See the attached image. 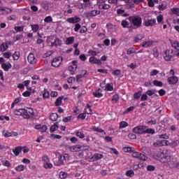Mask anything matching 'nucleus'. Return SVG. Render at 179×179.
I'll list each match as a JSON object with an SVG mask.
<instances>
[{
    "label": "nucleus",
    "instance_id": "nucleus-1",
    "mask_svg": "<svg viewBox=\"0 0 179 179\" xmlns=\"http://www.w3.org/2000/svg\"><path fill=\"white\" fill-rule=\"evenodd\" d=\"M128 20L131 23V29H135L142 27V17L139 15H132L129 17Z\"/></svg>",
    "mask_w": 179,
    "mask_h": 179
},
{
    "label": "nucleus",
    "instance_id": "nucleus-2",
    "mask_svg": "<svg viewBox=\"0 0 179 179\" xmlns=\"http://www.w3.org/2000/svg\"><path fill=\"white\" fill-rule=\"evenodd\" d=\"M155 159L161 163H168L170 160V156H169V154L164 153V152H158L155 155Z\"/></svg>",
    "mask_w": 179,
    "mask_h": 179
},
{
    "label": "nucleus",
    "instance_id": "nucleus-3",
    "mask_svg": "<svg viewBox=\"0 0 179 179\" xmlns=\"http://www.w3.org/2000/svg\"><path fill=\"white\" fill-rule=\"evenodd\" d=\"M147 127L143 125H139L135 127L132 129L133 134H136L137 135H145V129H146Z\"/></svg>",
    "mask_w": 179,
    "mask_h": 179
},
{
    "label": "nucleus",
    "instance_id": "nucleus-4",
    "mask_svg": "<svg viewBox=\"0 0 179 179\" xmlns=\"http://www.w3.org/2000/svg\"><path fill=\"white\" fill-rule=\"evenodd\" d=\"M132 157L138 159V160H142L143 162H146V160H148V157H146V155L135 151L132 153Z\"/></svg>",
    "mask_w": 179,
    "mask_h": 179
},
{
    "label": "nucleus",
    "instance_id": "nucleus-5",
    "mask_svg": "<svg viewBox=\"0 0 179 179\" xmlns=\"http://www.w3.org/2000/svg\"><path fill=\"white\" fill-rule=\"evenodd\" d=\"M164 54V58L165 61H171V59L174 57V50H173V49L166 50Z\"/></svg>",
    "mask_w": 179,
    "mask_h": 179
},
{
    "label": "nucleus",
    "instance_id": "nucleus-6",
    "mask_svg": "<svg viewBox=\"0 0 179 179\" xmlns=\"http://www.w3.org/2000/svg\"><path fill=\"white\" fill-rule=\"evenodd\" d=\"M62 57H55L52 61V66H53V68H59L62 64Z\"/></svg>",
    "mask_w": 179,
    "mask_h": 179
},
{
    "label": "nucleus",
    "instance_id": "nucleus-7",
    "mask_svg": "<svg viewBox=\"0 0 179 179\" xmlns=\"http://www.w3.org/2000/svg\"><path fill=\"white\" fill-rule=\"evenodd\" d=\"M71 149L73 152H80V150H87V146H84V145L77 144L71 147Z\"/></svg>",
    "mask_w": 179,
    "mask_h": 179
},
{
    "label": "nucleus",
    "instance_id": "nucleus-8",
    "mask_svg": "<svg viewBox=\"0 0 179 179\" xmlns=\"http://www.w3.org/2000/svg\"><path fill=\"white\" fill-rule=\"evenodd\" d=\"M168 143L169 141L167 140L157 141L153 143L152 146H154V148H162V146H166Z\"/></svg>",
    "mask_w": 179,
    "mask_h": 179
},
{
    "label": "nucleus",
    "instance_id": "nucleus-9",
    "mask_svg": "<svg viewBox=\"0 0 179 179\" xmlns=\"http://www.w3.org/2000/svg\"><path fill=\"white\" fill-rule=\"evenodd\" d=\"M144 24L146 27L149 26L152 27L154 24H156V18H147L144 20Z\"/></svg>",
    "mask_w": 179,
    "mask_h": 179
},
{
    "label": "nucleus",
    "instance_id": "nucleus-10",
    "mask_svg": "<svg viewBox=\"0 0 179 179\" xmlns=\"http://www.w3.org/2000/svg\"><path fill=\"white\" fill-rule=\"evenodd\" d=\"M89 62L90 64H96L98 66H100L102 64L101 60L100 59H97V57L94 56H92L90 57Z\"/></svg>",
    "mask_w": 179,
    "mask_h": 179
},
{
    "label": "nucleus",
    "instance_id": "nucleus-11",
    "mask_svg": "<svg viewBox=\"0 0 179 179\" xmlns=\"http://www.w3.org/2000/svg\"><path fill=\"white\" fill-rule=\"evenodd\" d=\"M101 12L99 10H92L86 13V16L87 18L89 17H94L97 16V15H100Z\"/></svg>",
    "mask_w": 179,
    "mask_h": 179
},
{
    "label": "nucleus",
    "instance_id": "nucleus-12",
    "mask_svg": "<svg viewBox=\"0 0 179 179\" xmlns=\"http://www.w3.org/2000/svg\"><path fill=\"white\" fill-rule=\"evenodd\" d=\"M81 19L80 17H78V16H75V17H69V18H67L66 20V22L68 23H71V24H76L79 23V22H80Z\"/></svg>",
    "mask_w": 179,
    "mask_h": 179
},
{
    "label": "nucleus",
    "instance_id": "nucleus-13",
    "mask_svg": "<svg viewBox=\"0 0 179 179\" xmlns=\"http://www.w3.org/2000/svg\"><path fill=\"white\" fill-rule=\"evenodd\" d=\"M28 62L31 65H36L37 64V59L34 57V54L29 53L27 57Z\"/></svg>",
    "mask_w": 179,
    "mask_h": 179
},
{
    "label": "nucleus",
    "instance_id": "nucleus-14",
    "mask_svg": "<svg viewBox=\"0 0 179 179\" xmlns=\"http://www.w3.org/2000/svg\"><path fill=\"white\" fill-rule=\"evenodd\" d=\"M101 92H103V90L99 88L93 92L92 94L94 96V97H96V99H101V97H103V93H101Z\"/></svg>",
    "mask_w": 179,
    "mask_h": 179
},
{
    "label": "nucleus",
    "instance_id": "nucleus-15",
    "mask_svg": "<svg viewBox=\"0 0 179 179\" xmlns=\"http://www.w3.org/2000/svg\"><path fill=\"white\" fill-rule=\"evenodd\" d=\"M134 43H139V41H142L143 38H145V35L142 34H137L133 37Z\"/></svg>",
    "mask_w": 179,
    "mask_h": 179
},
{
    "label": "nucleus",
    "instance_id": "nucleus-16",
    "mask_svg": "<svg viewBox=\"0 0 179 179\" xmlns=\"http://www.w3.org/2000/svg\"><path fill=\"white\" fill-rule=\"evenodd\" d=\"M167 82L169 85H176L178 82V78L176 76L169 77Z\"/></svg>",
    "mask_w": 179,
    "mask_h": 179
},
{
    "label": "nucleus",
    "instance_id": "nucleus-17",
    "mask_svg": "<svg viewBox=\"0 0 179 179\" xmlns=\"http://www.w3.org/2000/svg\"><path fill=\"white\" fill-rule=\"evenodd\" d=\"M1 68H3L6 72H8L9 69H12V64L9 62L7 63H2Z\"/></svg>",
    "mask_w": 179,
    "mask_h": 179
},
{
    "label": "nucleus",
    "instance_id": "nucleus-18",
    "mask_svg": "<svg viewBox=\"0 0 179 179\" xmlns=\"http://www.w3.org/2000/svg\"><path fill=\"white\" fill-rule=\"evenodd\" d=\"M59 122H57L53 125H52L50 128V134H52V132H55V131H57L58 128H59Z\"/></svg>",
    "mask_w": 179,
    "mask_h": 179
},
{
    "label": "nucleus",
    "instance_id": "nucleus-19",
    "mask_svg": "<svg viewBox=\"0 0 179 179\" xmlns=\"http://www.w3.org/2000/svg\"><path fill=\"white\" fill-rule=\"evenodd\" d=\"M121 26L123 29H131V22L127 21V20H123L121 22Z\"/></svg>",
    "mask_w": 179,
    "mask_h": 179
},
{
    "label": "nucleus",
    "instance_id": "nucleus-20",
    "mask_svg": "<svg viewBox=\"0 0 179 179\" xmlns=\"http://www.w3.org/2000/svg\"><path fill=\"white\" fill-rule=\"evenodd\" d=\"M98 8L99 9L101 10H107V9H110V8H111V6L110 4H106L105 3H101L99 4H98Z\"/></svg>",
    "mask_w": 179,
    "mask_h": 179
},
{
    "label": "nucleus",
    "instance_id": "nucleus-21",
    "mask_svg": "<svg viewBox=\"0 0 179 179\" xmlns=\"http://www.w3.org/2000/svg\"><path fill=\"white\" fill-rule=\"evenodd\" d=\"M122 150H123V152H125V153H133L135 152V148L123 147Z\"/></svg>",
    "mask_w": 179,
    "mask_h": 179
},
{
    "label": "nucleus",
    "instance_id": "nucleus-22",
    "mask_svg": "<svg viewBox=\"0 0 179 179\" xmlns=\"http://www.w3.org/2000/svg\"><path fill=\"white\" fill-rule=\"evenodd\" d=\"M8 48H9V45H8V42L3 43L0 45V51H1V52H5V51H6V50H8Z\"/></svg>",
    "mask_w": 179,
    "mask_h": 179
},
{
    "label": "nucleus",
    "instance_id": "nucleus-23",
    "mask_svg": "<svg viewBox=\"0 0 179 179\" xmlns=\"http://www.w3.org/2000/svg\"><path fill=\"white\" fill-rule=\"evenodd\" d=\"M104 90L105 92H113L114 90V85L113 83H107Z\"/></svg>",
    "mask_w": 179,
    "mask_h": 179
},
{
    "label": "nucleus",
    "instance_id": "nucleus-24",
    "mask_svg": "<svg viewBox=\"0 0 179 179\" xmlns=\"http://www.w3.org/2000/svg\"><path fill=\"white\" fill-rule=\"evenodd\" d=\"M170 43L171 44V46L173 47V48H175V50H177V51H179V42L178 41L170 40Z\"/></svg>",
    "mask_w": 179,
    "mask_h": 179
},
{
    "label": "nucleus",
    "instance_id": "nucleus-25",
    "mask_svg": "<svg viewBox=\"0 0 179 179\" xmlns=\"http://www.w3.org/2000/svg\"><path fill=\"white\" fill-rule=\"evenodd\" d=\"M22 117L24 120H30V115L29 114V110H27V109H22Z\"/></svg>",
    "mask_w": 179,
    "mask_h": 179
},
{
    "label": "nucleus",
    "instance_id": "nucleus-26",
    "mask_svg": "<svg viewBox=\"0 0 179 179\" xmlns=\"http://www.w3.org/2000/svg\"><path fill=\"white\" fill-rule=\"evenodd\" d=\"M153 45V42L152 41H143L142 43V47L143 48H148L149 47H152Z\"/></svg>",
    "mask_w": 179,
    "mask_h": 179
},
{
    "label": "nucleus",
    "instance_id": "nucleus-27",
    "mask_svg": "<svg viewBox=\"0 0 179 179\" xmlns=\"http://www.w3.org/2000/svg\"><path fill=\"white\" fill-rule=\"evenodd\" d=\"M25 169H26V166L23 164H20L15 167V171H18V173L24 171Z\"/></svg>",
    "mask_w": 179,
    "mask_h": 179
},
{
    "label": "nucleus",
    "instance_id": "nucleus-28",
    "mask_svg": "<svg viewBox=\"0 0 179 179\" xmlns=\"http://www.w3.org/2000/svg\"><path fill=\"white\" fill-rule=\"evenodd\" d=\"M63 99H64V96H59L57 99H56V101H55V106H56V107H59V106H61V104H62V100H63Z\"/></svg>",
    "mask_w": 179,
    "mask_h": 179
},
{
    "label": "nucleus",
    "instance_id": "nucleus-29",
    "mask_svg": "<svg viewBox=\"0 0 179 179\" xmlns=\"http://www.w3.org/2000/svg\"><path fill=\"white\" fill-rule=\"evenodd\" d=\"M13 152L15 156H19V155H20V153L22 152V147H15V148L13 150Z\"/></svg>",
    "mask_w": 179,
    "mask_h": 179
},
{
    "label": "nucleus",
    "instance_id": "nucleus-30",
    "mask_svg": "<svg viewBox=\"0 0 179 179\" xmlns=\"http://www.w3.org/2000/svg\"><path fill=\"white\" fill-rule=\"evenodd\" d=\"M157 92V90L154 89V90H148L145 93L147 96H150V97H152V96H153L154 94H156Z\"/></svg>",
    "mask_w": 179,
    "mask_h": 179
},
{
    "label": "nucleus",
    "instance_id": "nucleus-31",
    "mask_svg": "<svg viewBox=\"0 0 179 179\" xmlns=\"http://www.w3.org/2000/svg\"><path fill=\"white\" fill-rule=\"evenodd\" d=\"M145 134H150V135H155V134H156V131L155 130V129H150V128L145 129L144 135H145Z\"/></svg>",
    "mask_w": 179,
    "mask_h": 179
},
{
    "label": "nucleus",
    "instance_id": "nucleus-32",
    "mask_svg": "<svg viewBox=\"0 0 179 179\" xmlns=\"http://www.w3.org/2000/svg\"><path fill=\"white\" fill-rule=\"evenodd\" d=\"M74 41H75V37L71 36L67 38V39L66 40V45H69L71 44H73Z\"/></svg>",
    "mask_w": 179,
    "mask_h": 179
},
{
    "label": "nucleus",
    "instance_id": "nucleus-33",
    "mask_svg": "<svg viewBox=\"0 0 179 179\" xmlns=\"http://www.w3.org/2000/svg\"><path fill=\"white\" fill-rule=\"evenodd\" d=\"M65 164V162L62 159V157L59 156V159L56 162H55V166H63Z\"/></svg>",
    "mask_w": 179,
    "mask_h": 179
},
{
    "label": "nucleus",
    "instance_id": "nucleus-34",
    "mask_svg": "<svg viewBox=\"0 0 179 179\" xmlns=\"http://www.w3.org/2000/svg\"><path fill=\"white\" fill-rule=\"evenodd\" d=\"M43 99H50V91L47 89H44L43 91Z\"/></svg>",
    "mask_w": 179,
    "mask_h": 179
},
{
    "label": "nucleus",
    "instance_id": "nucleus-35",
    "mask_svg": "<svg viewBox=\"0 0 179 179\" xmlns=\"http://www.w3.org/2000/svg\"><path fill=\"white\" fill-rule=\"evenodd\" d=\"M59 117V115H58L57 113H51L50 115V120L51 121H57V120H58V117Z\"/></svg>",
    "mask_w": 179,
    "mask_h": 179
},
{
    "label": "nucleus",
    "instance_id": "nucleus-36",
    "mask_svg": "<svg viewBox=\"0 0 179 179\" xmlns=\"http://www.w3.org/2000/svg\"><path fill=\"white\" fill-rule=\"evenodd\" d=\"M13 58L14 61H17V59H19L20 58V52L15 51L13 54Z\"/></svg>",
    "mask_w": 179,
    "mask_h": 179
},
{
    "label": "nucleus",
    "instance_id": "nucleus-37",
    "mask_svg": "<svg viewBox=\"0 0 179 179\" xmlns=\"http://www.w3.org/2000/svg\"><path fill=\"white\" fill-rule=\"evenodd\" d=\"M94 159L96 162L99 160H101V159H103V157H104V155H103V154H100V153H95V154H94Z\"/></svg>",
    "mask_w": 179,
    "mask_h": 179
},
{
    "label": "nucleus",
    "instance_id": "nucleus-38",
    "mask_svg": "<svg viewBox=\"0 0 179 179\" xmlns=\"http://www.w3.org/2000/svg\"><path fill=\"white\" fill-rule=\"evenodd\" d=\"M120 100V96L117 94H115L113 96L111 101L112 103H118V101Z\"/></svg>",
    "mask_w": 179,
    "mask_h": 179
},
{
    "label": "nucleus",
    "instance_id": "nucleus-39",
    "mask_svg": "<svg viewBox=\"0 0 179 179\" xmlns=\"http://www.w3.org/2000/svg\"><path fill=\"white\" fill-rule=\"evenodd\" d=\"M153 85L155 86H157L158 87H163V82L155 80H153Z\"/></svg>",
    "mask_w": 179,
    "mask_h": 179
},
{
    "label": "nucleus",
    "instance_id": "nucleus-40",
    "mask_svg": "<svg viewBox=\"0 0 179 179\" xmlns=\"http://www.w3.org/2000/svg\"><path fill=\"white\" fill-rule=\"evenodd\" d=\"M31 30L34 31V33L37 32L38 29H40V26L37 24H31Z\"/></svg>",
    "mask_w": 179,
    "mask_h": 179
},
{
    "label": "nucleus",
    "instance_id": "nucleus-41",
    "mask_svg": "<svg viewBox=\"0 0 179 179\" xmlns=\"http://www.w3.org/2000/svg\"><path fill=\"white\" fill-rule=\"evenodd\" d=\"M92 131H94V132H99V134L104 132L103 129H100L96 126L92 127Z\"/></svg>",
    "mask_w": 179,
    "mask_h": 179
},
{
    "label": "nucleus",
    "instance_id": "nucleus-42",
    "mask_svg": "<svg viewBox=\"0 0 179 179\" xmlns=\"http://www.w3.org/2000/svg\"><path fill=\"white\" fill-rule=\"evenodd\" d=\"M126 176L127 177H134V176H135V172H134L133 170H128L127 172H126Z\"/></svg>",
    "mask_w": 179,
    "mask_h": 179
},
{
    "label": "nucleus",
    "instance_id": "nucleus-43",
    "mask_svg": "<svg viewBox=\"0 0 179 179\" xmlns=\"http://www.w3.org/2000/svg\"><path fill=\"white\" fill-rule=\"evenodd\" d=\"M60 157H62L64 162L69 160V155L66 153L63 154L62 155H60Z\"/></svg>",
    "mask_w": 179,
    "mask_h": 179
},
{
    "label": "nucleus",
    "instance_id": "nucleus-44",
    "mask_svg": "<svg viewBox=\"0 0 179 179\" xmlns=\"http://www.w3.org/2000/svg\"><path fill=\"white\" fill-rule=\"evenodd\" d=\"M59 178L61 179H65L68 177V173L64 171H61L59 174Z\"/></svg>",
    "mask_w": 179,
    "mask_h": 179
},
{
    "label": "nucleus",
    "instance_id": "nucleus-45",
    "mask_svg": "<svg viewBox=\"0 0 179 179\" xmlns=\"http://www.w3.org/2000/svg\"><path fill=\"white\" fill-rule=\"evenodd\" d=\"M136 50L134 48H130L127 50V55H131V54H135Z\"/></svg>",
    "mask_w": 179,
    "mask_h": 179
},
{
    "label": "nucleus",
    "instance_id": "nucleus-46",
    "mask_svg": "<svg viewBox=\"0 0 179 179\" xmlns=\"http://www.w3.org/2000/svg\"><path fill=\"white\" fill-rule=\"evenodd\" d=\"M15 115H21L23 117V108L17 109L15 110Z\"/></svg>",
    "mask_w": 179,
    "mask_h": 179
},
{
    "label": "nucleus",
    "instance_id": "nucleus-47",
    "mask_svg": "<svg viewBox=\"0 0 179 179\" xmlns=\"http://www.w3.org/2000/svg\"><path fill=\"white\" fill-rule=\"evenodd\" d=\"M171 12H172V13H173V15H176V16H179V8H171Z\"/></svg>",
    "mask_w": 179,
    "mask_h": 179
},
{
    "label": "nucleus",
    "instance_id": "nucleus-48",
    "mask_svg": "<svg viewBox=\"0 0 179 179\" xmlns=\"http://www.w3.org/2000/svg\"><path fill=\"white\" fill-rule=\"evenodd\" d=\"M86 112L83 113H80L78 116H77V120H85V118H86Z\"/></svg>",
    "mask_w": 179,
    "mask_h": 179
},
{
    "label": "nucleus",
    "instance_id": "nucleus-49",
    "mask_svg": "<svg viewBox=\"0 0 179 179\" xmlns=\"http://www.w3.org/2000/svg\"><path fill=\"white\" fill-rule=\"evenodd\" d=\"M113 75L115 76H121V70L120 69H115L113 71Z\"/></svg>",
    "mask_w": 179,
    "mask_h": 179
},
{
    "label": "nucleus",
    "instance_id": "nucleus-50",
    "mask_svg": "<svg viewBox=\"0 0 179 179\" xmlns=\"http://www.w3.org/2000/svg\"><path fill=\"white\" fill-rule=\"evenodd\" d=\"M127 127H128V122H127L125 121L120 122L119 128H120V129L122 128H127Z\"/></svg>",
    "mask_w": 179,
    "mask_h": 179
},
{
    "label": "nucleus",
    "instance_id": "nucleus-51",
    "mask_svg": "<svg viewBox=\"0 0 179 179\" xmlns=\"http://www.w3.org/2000/svg\"><path fill=\"white\" fill-rule=\"evenodd\" d=\"M142 96V92H138L134 94V99H136V100H138V99H141V96Z\"/></svg>",
    "mask_w": 179,
    "mask_h": 179
},
{
    "label": "nucleus",
    "instance_id": "nucleus-52",
    "mask_svg": "<svg viewBox=\"0 0 179 179\" xmlns=\"http://www.w3.org/2000/svg\"><path fill=\"white\" fill-rule=\"evenodd\" d=\"M157 120L156 119H151L147 122L148 125H156Z\"/></svg>",
    "mask_w": 179,
    "mask_h": 179
},
{
    "label": "nucleus",
    "instance_id": "nucleus-53",
    "mask_svg": "<svg viewBox=\"0 0 179 179\" xmlns=\"http://www.w3.org/2000/svg\"><path fill=\"white\" fill-rule=\"evenodd\" d=\"M76 136L80 138V139H83L85 138V134L82 133V131H77L76 132Z\"/></svg>",
    "mask_w": 179,
    "mask_h": 179
},
{
    "label": "nucleus",
    "instance_id": "nucleus-54",
    "mask_svg": "<svg viewBox=\"0 0 179 179\" xmlns=\"http://www.w3.org/2000/svg\"><path fill=\"white\" fill-rule=\"evenodd\" d=\"M51 22H52V17H51V15L47 16L44 19V22L45 23H51Z\"/></svg>",
    "mask_w": 179,
    "mask_h": 179
},
{
    "label": "nucleus",
    "instance_id": "nucleus-55",
    "mask_svg": "<svg viewBox=\"0 0 179 179\" xmlns=\"http://www.w3.org/2000/svg\"><path fill=\"white\" fill-rule=\"evenodd\" d=\"M2 165L4 166L5 167H10V162L8 160H3L1 162Z\"/></svg>",
    "mask_w": 179,
    "mask_h": 179
},
{
    "label": "nucleus",
    "instance_id": "nucleus-56",
    "mask_svg": "<svg viewBox=\"0 0 179 179\" xmlns=\"http://www.w3.org/2000/svg\"><path fill=\"white\" fill-rule=\"evenodd\" d=\"M135 110V106H130L127 108V110L124 112V114H128L129 113H131V111H133Z\"/></svg>",
    "mask_w": 179,
    "mask_h": 179
},
{
    "label": "nucleus",
    "instance_id": "nucleus-57",
    "mask_svg": "<svg viewBox=\"0 0 179 179\" xmlns=\"http://www.w3.org/2000/svg\"><path fill=\"white\" fill-rule=\"evenodd\" d=\"M3 55L4 58L9 59V58H10V57H12V52H6L3 53Z\"/></svg>",
    "mask_w": 179,
    "mask_h": 179
},
{
    "label": "nucleus",
    "instance_id": "nucleus-58",
    "mask_svg": "<svg viewBox=\"0 0 179 179\" xmlns=\"http://www.w3.org/2000/svg\"><path fill=\"white\" fill-rule=\"evenodd\" d=\"M159 72H160V71H159L157 69H154L150 71V76H156V75H157V73H159Z\"/></svg>",
    "mask_w": 179,
    "mask_h": 179
},
{
    "label": "nucleus",
    "instance_id": "nucleus-59",
    "mask_svg": "<svg viewBox=\"0 0 179 179\" xmlns=\"http://www.w3.org/2000/svg\"><path fill=\"white\" fill-rule=\"evenodd\" d=\"M44 169H52V164L46 162L43 164Z\"/></svg>",
    "mask_w": 179,
    "mask_h": 179
},
{
    "label": "nucleus",
    "instance_id": "nucleus-60",
    "mask_svg": "<svg viewBox=\"0 0 179 179\" xmlns=\"http://www.w3.org/2000/svg\"><path fill=\"white\" fill-rule=\"evenodd\" d=\"M130 69H136V63L132 62L127 66Z\"/></svg>",
    "mask_w": 179,
    "mask_h": 179
},
{
    "label": "nucleus",
    "instance_id": "nucleus-61",
    "mask_svg": "<svg viewBox=\"0 0 179 179\" xmlns=\"http://www.w3.org/2000/svg\"><path fill=\"white\" fill-rule=\"evenodd\" d=\"M141 101H146L148 100V94H143L141 97Z\"/></svg>",
    "mask_w": 179,
    "mask_h": 179
},
{
    "label": "nucleus",
    "instance_id": "nucleus-62",
    "mask_svg": "<svg viewBox=\"0 0 179 179\" xmlns=\"http://www.w3.org/2000/svg\"><path fill=\"white\" fill-rule=\"evenodd\" d=\"M81 27H82V25H80L79 23L76 24L74 27V31H79Z\"/></svg>",
    "mask_w": 179,
    "mask_h": 179
},
{
    "label": "nucleus",
    "instance_id": "nucleus-63",
    "mask_svg": "<svg viewBox=\"0 0 179 179\" xmlns=\"http://www.w3.org/2000/svg\"><path fill=\"white\" fill-rule=\"evenodd\" d=\"M72 120V116H67L63 119V122H70Z\"/></svg>",
    "mask_w": 179,
    "mask_h": 179
},
{
    "label": "nucleus",
    "instance_id": "nucleus-64",
    "mask_svg": "<svg viewBox=\"0 0 179 179\" xmlns=\"http://www.w3.org/2000/svg\"><path fill=\"white\" fill-rule=\"evenodd\" d=\"M14 29L16 31H23V30H24V26L15 27Z\"/></svg>",
    "mask_w": 179,
    "mask_h": 179
}]
</instances>
